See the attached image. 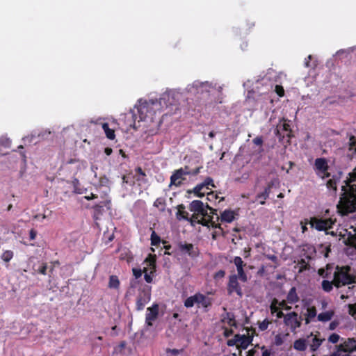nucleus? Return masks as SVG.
<instances>
[{
	"label": "nucleus",
	"instance_id": "1",
	"mask_svg": "<svg viewBox=\"0 0 356 356\" xmlns=\"http://www.w3.org/2000/svg\"><path fill=\"white\" fill-rule=\"evenodd\" d=\"M188 209L193 213L190 218V223L192 226L200 224L218 229L213 234V238H216V234L225 236L229 232L226 229L227 226L221 227L220 224L213 220V215L216 214L217 210L211 208L209 204H207L204 207L202 201L193 200L190 203Z\"/></svg>",
	"mask_w": 356,
	"mask_h": 356
},
{
	"label": "nucleus",
	"instance_id": "2",
	"mask_svg": "<svg viewBox=\"0 0 356 356\" xmlns=\"http://www.w3.org/2000/svg\"><path fill=\"white\" fill-rule=\"evenodd\" d=\"M344 183L343 193L337 204L338 211L342 216L356 211V166L348 174Z\"/></svg>",
	"mask_w": 356,
	"mask_h": 356
},
{
	"label": "nucleus",
	"instance_id": "3",
	"mask_svg": "<svg viewBox=\"0 0 356 356\" xmlns=\"http://www.w3.org/2000/svg\"><path fill=\"white\" fill-rule=\"evenodd\" d=\"M351 268L349 266L336 267L334 273V285L337 288L351 284H356V275L350 274Z\"/></svg>",
	"mask_w": 356,
	"mask_h": 356
},
{
	"label": "nucleus",
	"instance_id": "4",
	"mask_svg": "<svg viewBox=\"0 0 356 356\" xmlns=\"http://www.w3.org/2000/svg\"><path fill=\"white\" fill-rule=\"evenodd\" d=\"M184 305L186 308L193 307L196 305L198 308L202 307L207 311L208 308L212 305V299L206 295L198 292L195 293L193 296L187 298L184 300Z\"/></svg>",
	"mask_w": 356,
	"mask_h": 356
},
{
	"label": "nucleus",
	"instance_id": "5",
	"mask_svg": "<svg viewBox=\"0 0 356 356\" xmlns=\"http://www.w3.org/2000/svg\"><path fill=\"white\" fill-rule=\"evenodd\" d=\"M151 300V287L149 286H143L140 289L138 295L136 298V308L138 311L144 309L146 304Z\"/></svg>",
	"mask_w": 356,
	"mask_h": 356
},
{
	"label": "nucleus",
	"instance_id": "6",
	"mask_svg": "<svg viewBox=\"0 0 356 356\" xmlns=\"http://www.w3.org/2000/svg\"><path fill=\"white\" fill-rule=\"evenodd\" d=\"M145 262L147 263V267L143 268L144 278L146 282L152 283L153 276L156 272V258L155 256L149 254L145 259Z\"/></svg>",
	"mask_w": 356,
	"mask_h": 356
},
{
	"label": "nucleus",
	"instance_id": "7",
	"mask_svg": "<svg viewBox=\"0 0 356 356\" xmlns=\"http://www.w3.org/2000/svg\"><path fill=\"white\" fill-rule=\"evenodd\" d=\"M301 316H298V314L292 312L285 315L284 323L289 327L291 332H295L296 330L301 326L302 323Z\"/></svg>",
	"mask_w": 356,
	"mask_h": 356
},
{
	"label": "nucleus",
	"instance_id": "8",
	"mask_svg": "<svg viewBox=\"0 0 356 356\" xmlns=\"http://www.w3.org/2000/svg\"><path fill=\"white\" fill-rule=\"evenodd\" d=\"M334 221L332 218L318 219L312 218L310 224L312 227H315L318 231H327L332 227Z\"/></svg>",
	"mask_w": 356,
	"mask_h": 356
},
{
	"label": "nucleus",
	"instance_id": "9",
	"mask_svg": "<svg viewBox=\"0 0 356 356\" xmlns=\"http://www.w3.org/2000/svg\"><path fill=\"white\" fill-rule=\"evenodd\" d=\"M238 277L236 275H232L229 277V282L227 288V293L229 295H232L234 292H236L239 297H242V289L238 282Z\"/></svg>",
	"mask_w": 356,
	"mask_h": 356
},
{
	"label": "nucleus",
	"instance_id": "10",
	"mask_svg": "<svg viewBox=\"0 0 356 356\" xmlns=\"http://www.w3.org/2000/svg\"><path fill=\"white\" fill-rule=\"evenodd\" d=\"M217 221H220V223L221 225L222 223H231L233 222L236 217L238 216L237 211L232 210V209H225L222 212L220 213V216H218L217 213Z\"/></svg>",
	"mask_w": 356,
	"mask_h": 356
},
{
	"label": "nucleus",
	"instance_id": "11",
	"mask_svg": "<svg viewBox=\"0 0 356 356\" xmlns=\"http://www.w3.org/2000/svg\"><path fill=\"white\" fill-rule=\"evenodd\" d=\"M211 87V83L208 81L202 82L197 80L190 86L189 91L196 93L209 92Z\"/></svg>",
	"mask_w": 356,
	"mask_h": 356
},
{
	"label": "nucleus",
	"instance_id": "12",
	"mask_svg": "<svg viewBox=\"0 0 356 356\" xmlns=\"http://www.w3.org/2000/svg\"><path fill=\"white\" fill-rule=\"evenodd\" d=\"M186 172H184L182 169H177L174 171L170 177V186L174 185L175 186H180L183 181L186 179Z\"/></svg>",
	"mask_w": 356,
	"mask_h": 356
},
{
	"label": "nucleus",
	"instance_id": "13",
	"mask_svg": "<svg viewBox=\"0 0 356 356\" xmlns=\"http://www.w3.org/2000/svg\"><path fill=\"white\" fill-rule=\"evenodd\" d=\"M147 310L145 323L148 326H152V321H155L159 315V305L154 304L152 307H148Z\"/></svg>",
	"mask_w": 356,
	"mask_h": 356
},
{
	"label": "nucleus",
	"instance_id": "14",
	"mask_svg": "<svg viewBox=\"0 0 356 356\" xmlns=\"http://www.w3.org/2000/svg\"><path fill=\"white\" fill-rule=\"evenodd\" d=\"M234 263L236 266L238 273L237 277H238V279L243 282H247L248 277L243 270V266H245V264H244L243 261L240 257H235L234 258Z\"/></svg>",
	"mask_w": 356,
	"mask_h": 356
},
{
	"label": "nucleus",
	"instance_id": "15",
	"mask_svg": "<svg viewBox=\"0 0 356 356\" xmlns=\"http://www.w3.org/2000/svg\"><path fill=\"white\" fill-rule=\"evenodd\" d=\"M356 350V339L348 338L338 346V352L353 353Z\"/></svg>",
	"mask_w": 356,
	"mask_h": 356
},
{
	"label": "nucleus",
	"instance_id": "16",
	"mask_svg": "<svg viewBox=\"0 0 356 356\" xmlns=\"http://www.w3.org/2000/svg\"><path fill=\"white\" fill-rule=\"evenodd\" d=\"M179 249L182 252L186 253L192 258L197 257L200 254L198 248L195 247L192 243L180 244Z\"/></svg>",
	"mask_w": 356,
	"mask_h": 356
},
{
	"label": "nucleus",
	"instance_id": "17",
	"mask_svg": "<svg viewBox=\"0 0 356 356\" xmlns=\"http://www.w3.org/2000/svg\"><path fill=\"white\" fill-rule=\"evenodd\" d=\"M111 200H105L99 202V204H95L92 209L94 210L93 213V218L97 220L99 218L100 216H102L104 213V207H106L108 209H110Z\"/></svg>",
	"mask_w": 356,
	"mask_h": 356
},
{
	"label": "nucleus",
	"instance_id": "18",
	"mask_svg": "<svg viewBox=\"0 0 356 356\" xmlns=\"http://www.w3.org/2000/svg\"><path fill=\"white\" fill-rule=\"evenodd\" d=\"M273 185V182L270 181L265 188L264 191L257 195L256 199L257 200H259L260 204L264 205L266 204V200L268 198Z\"/></svg>",
	"mask_w": 356,
	"mask_h": 356
},
{
	"label": "nucleus",
	"instance_id": "19",
	"mask_svg": "<svg viewBox=\"0 0 356 356\" xmlns=\"http://www.w3.org/2000/svg\"><path fill=\"white\" fill-rule=\"evenodd\" d=\"M314 168L317 172H326L329 169L327 161L325 158H317L314 161Z\"/></svg>",
	"mask_w": 356,
	"mask_h": 356
},
{
	"label": "nucleus",
	"instance_id": "20",
	"mask_svg": "<svg viewBox=\"0 0 356 356\" xmlns=\"http://www.w3.org/2000/svg\"><path fill=\"white\" fill-rule=\"evenodd\" d=\"M177 212L176 213L177 218L179 220H186L190 222L189 213L185 211V206L183 204H181L177 206Z\"/></svg>",
	"mask_w": 356,
	"mask_h": 356
},
{
	"label": "nucleus",
	"instance_id": "21",
	"mask_svg": "<svg viewBox=\"0 0 356 356\" xmlns=\"http://www.w3.org/2000/svg\"><path fill=\"white\" fill-rule=\"evenodd\" d=\"M132 273L135 279L131 280L130 287L136 288L137 285L140 283V282L137 280L142 276V274L144 273V272L143 270H141L140 268H134L132 269Z\"/></svg>",
	"mask_w": 356,
	"mask_h": 356
},
{
	"label": "nucleus",
	"instance_id": "22",
	"mask_svg": "<svg viewBox=\"0 0 356 356\" xmlns=\"http://www.w3.org/2000/svg\"><path fill=\"white\" fill-rule=\"evenodd\" d=\"M339 174H341V172H340ZM339 179H340V175H333L332 177L327 181V183H326L327 188L329 189H332L334 192H336L337 191V183L339 181Z\"/></svg>",
	"mask_w": 356,
	"mask_h": 356
},
{
	"label": "nucleus",
	"instance_id": "23",
	"mask_svg": "<svg viewBox=\"0 0 356 356\" xmlns=\"http://www.w3.org/2000/svg\"><path fill=\"white\" fill-rule=\"evenodd\" d=\"M286 301L290 304H294L299 301V297L296 293V287H292L286 296Z\"/></svg>",
	"mask_w": 356,
	"mask_h": 356
},
{
	"label": "nucleus",
	"instance_id": "24",
	"mask_svg": "<svg viewBox=\"0 0 356 356\" xmlns=\"http://www.w3.org/2000/svg\"><path fill=\"white\" fill-rule=\"evenodd\" d=\"M120 282L117 275L109 276L108 287L111 289L118 290L120 289Z\"/></svg>",
	"mask_w": 356,
	"mask_h": 356
},
{
	"label": "nucleus",
	"instance_id": "25",
	"mask_svg": "<svg viewBox=\"0 0 356 356\" xmlns=\"http://www.w3.org/2000/svg\"><path fill=\"white\" fill-rule=\"evenodd\" d=\"M334 315L333 310H329L325 312L320 313L317 316L318 321L321 322H327L330 321Z\"/></svg>",
	"mask_w": 356,
	"mask_h": 356
},
{
	"label": "nucleus",
	"instance_id": "26",
	"mask_svg": "<svg viewBox=\"0 0 356 356\" xmlns=\"http://www.w3.org/2000/svg\"><path fill=\"white\" fill-rule=\"evenodd\" d=\"M317 312L314 306H312L307 308L305 316V324H309L311 320L316 316Z\"/></svg>",
	"mask_w": 356,
	"mask_h": 356
},
{
	"label": "nucleus",
	"instance_id": "27",
	"mask_svg": "<svg viewBox=\"0 0 356 356\" xmlns=\"http://www.w3.org/2000/svg\"><path fill=\"white\" fill-rule=\"evenodd\" d=\"M102 127L103 130L104 131V133H105L107 138H108L109 140L115 139V130L113 128H112V129L110 128L108 124L106 122L102 123Z\"/></svg>",
	"mask_w": 356,
	"mask_h": 356
},
{
	"label": "nucleus",
	"instance_id": "28",
	"mask_svg": "<svg viewBox=\"0 0 356 356\" xmlns=\"http://www.w3.org/2000/svg\"><path fill=\"white\" fill-rule=\"evenodd\" d=\"M223 323H227L231 327H236V322L235 320V316L233 313L226 312L225 316L222 319Z\"/></svg>",
	"mask_w": 356,
	"mask_h": 356
},
{
	"label": "nucleus",
	"instance_id": "29",
	"mask_svg": "<svg viewBox=\"0 0 356 356\" xmlns=\"http://www.w3.org/2000/svg\"><path fill=\"white\" fill-rule=\"evenodd\" d=\"M324 340V339H320L317 335H315L309 343L311 350L312 352L317 350Z\"/></svg>",
	"mask_w": 356,
	"mask_h": 356
},
{
	"label": "nucleus",
	"instance_id": "30",
	"mask_svg": "<svg viewBox=\"0 0 356 356\" xmlns=\"http://www.w3.org/2000/svg\"><path fill=\"white\" fill-rule=\"evenodd\" d=\"M236 337L238 338V342L242 348L245 349L248 345L251 343L252 339L246 335L236 334Z\"/></svg>",
	"mask_w": 356,
	"mask_h": 356
},
{
	"label": "nucleus",
	"instance_id": "31",
	"mask_svg": "<svg viewBox=\"0 0 356 356\" xmlns=\"http://www.w3.org/2000/svg\"><path fill=\"white\" fill-rule=\"evenodd\" d=\"M207 191L202 183L197 184L193 190L194 194L199 197L204 196L208 192Z\"/></svg>",
	"mask_w": 356,
	"mask_h": 356
},
{
	"label": "nucleus",
	"instance_id": "32",
	"mask_svg": "<svg viewBox=\"0 0 356 356\" xmlns=\"http://www.w3.org/2000/svg\"><path fill=\"white\" fill-rule=\"evenodd\" d=\"M293 348L298 351H304L307 348L306 340L299 339L294 341Z\"/></svg>",
	"mask_w": 356,
	"mask_h": 356
},
{
	"label": "nucleus",
	"instance_id": "33",
	"mask_svg": "<svg viewBox=\"0 0 356 356\" xmlns=\"http://www.w3.org/2000/svg\"><path fill=\"white\" fill-rule=\"evenodd\" d=\"M278 127H279V129L277 128V129H276V131H275V134H276V136H279V137H280V136H281L280 133V129H281V128H282V129L283 131H286V132H289V133L287 134V136H288L289 137H290V134H291V128H290V125H289V123H287V122H286V120H284V123H283V124H280V126H278Z\"/></svg>",
	"mask_w": 356,
	"mask_h": 356
},
{
	"label": "nucleus",
	"instance_id": "34",
	"mask_svg": "<svg viewBox=\"0 0 356 356\" xmlns=\"http://www.w3.org/2000/svg\"><path fill=\"white\" fill-rule=\"evenodd\" d=\"M202 168V166H198L195 168V169L191 170L188 166L186 165L184 168H181L180 169H182L184 172H188L186 173V175H197L200 173V169Z\"/></svg>",
	"mask_w": 356,
	"mask_h": 356
},
{
	"label": "nucleus",
	"instance_id": "35",
	"mask_svg": "<svg viewBox=\"0 0 356 356\" xmlns=\"http://www.w3.org/2000/svg\"><path fill=\"white\" fill-rule=\"evenodd\" d=\"M348 150L356 154V136L351 135L348 140Z\"/></svg>",
	"mask_w": 356,
	"mask_h": 356
},
{
	"label": "nucleus",
	"instance_id": "36",
	"mask_svg": "<svg viewBox=\"0 0 356 356\" xmlns=\"http://www.w3.org/2000/svg\"><path fill=\"white\" fill-rule=\"evenodd\" d=\"M154 206L158 208L161 211H164L165 209V201L164 198H157L154 202Z\"/></svg>",
	"mask_w": 356,
	"mask_h": 356
},
{
	"label": "nucleus",
	"instance_id": "37",
	"mask_svg": "<svg viewBox=\"0 0 356 356\" xmlns=\"http://www.w3.org/2000/svg\"><path fill=\"white\" fill-rule=\"evenodd\" d=\"M334 285V280L332 281L323 280L321 286L323 291L330 292L332 290Z\"/></svg>",
	"mask_w": 356,
	"mask_h": 356
},
{
	"label": "nucleus",
	"instance_id": "38",
	"mask_svg": "<svg viewBox=\"0 0 356 356\" xmlns=\"http://www.w3.org/2000/svg\"><path fill=\"white\" fill-rule=\"evenodd\" d=\"M135 171L140 176L138 178H137V181H143L144 183H147V179H146V174H145V172L143 170V169L140 167H137L135 169Z\"/></svg>",
	"mask_w": 356,
	"mask_h": 356
},
{
	"label": "nucleus",
	"instance_id": "39",
	"mask_svg": "<svg viewBox=\"0 0 356 356\" xmlns=\"http://www.w3.org/2000/svg\"><path fill=\"white\" fill-rule=\"evenodd\" d=\"M14 253L12 250H6L3 252L1 258L6 262H9L13 257Z\"/></svg>",
	"mask_w": 356,
	"mask_h": 356
},
{
	"label": "nucleus",
	"instance_id": "40",
	"mask_svg": "<svg viewBox=\"0 0 356 356\" xmlns=\"http://www.w3.org/2000/svg\"><path fill=\"white\" fill-rule=\"evenodd\" d=\"M151 245L157 246L161 243V238L158 236L156 232L153 230L151 234Z\"/></svg>",
	"mask_w": 356,
	"mask_h": 356
},
{
	"label": "nucleus",
	"instance_id": "41",
	"mask_svg": "<svg viewBox=\"0 0 356 356\" xmlns=\"http://www.w3.org/2000/svg\"><path fill=\"white\" fill-rule=\"evenodd\" d=\"M202 184L204 185L206 190H210L211 188L209 186H211L212 188L216 187L213 179L210 177H207Z\"/></svg>",
	"mask_w": 356,
	"mask_h": 356
},
{
	"label": "nucleus",
	"instance_id": "42",
	"mask_svg": "<svg viewBox=\"0 0 356 356\" xmlns=\"http://www.w3.org/2000/svg\"><path fill=\"white\" fill-rule=\"evenodd\" d=\"M298 264L300 266L299 272L301 273L305 270H307L309 267L308 263L305 261V259H301L298 261Z\"/></svg>",
	"mask_w": 356,
	"mask_h": 356
},
{
	"label": "nucleus",
	"instance_id": "43",
	"mask_svg": "<svg viewBox=\"0 0 356 356\" xmlns=\"http://www.w3.org/2000/svg\"><path fill=\"white\" fill-rule=\"evenodd\" d=\"M279 307H280L278 306V300L276 298H274L272 300L271 304L270 305V309L271 313L273 314L276 313L279 310V309H280Z\"/></svg>",
	"mask_w": 356,
	"mask_h": 356
},
{
	"label": "nucleus",
	"instance_id": "44",
	"mask_svg": "<svg viewBox=\"0 0 356 356\" xmlns=\"http://www.w3.org/2000/svg\"><path fill=\"white\" fill-rule=\"evenodd\" d=\"M284 343V336L282 334H277L274 338V344L277 346H280Z\"/></svg>",
	"mask_w": 356,
	"mask_h": 356
},
{
	"label": "nucleus",
	"instance_id": "45",
	"mask_svg": "<svg viewBox=\"0 0 356 356\" xmlns=\"http://www.w3.org/2000/svg\"><path fill=\"white\" fill-rule=\"evenodd\" d=\"M271 322L266 318L262 322L259 323V328L261 331H265L268 329V325Z\"/></svg>",
	"mask_w": 356,
	"mask_h": 356
},
{
	"label": "nucleus",
	"instance_id": "46",
	"mask_svg": "<svg viewBox=\"0 0 356 356\" xmlns=\"http://www.w3.org/2000/svg\"><path fill=\"white\" fill-rule=\"evenodd\" d=\"M11 146V140L9 138H1L0 140V147L9 148Z\"/></svg>",
	"mask_w": 356,
	"mask_h": 356
},
{
	"label": "nucleus",
	"instance_id": "47",
	"mask_svg": "<svg viewBox=\"0 0 356 356\" xmlns=\"http://www.w3.org/2000/svg\"><path fill=\"white\" fill-rule=\"evenodd\" d=\"M47 263H42L40 268L37 270V272L41 275H45L47 274Z\"/></svg>",
	"mask_w": 356,
	"mask_h": 356
},
{
	"label": "nucleus",
	"instance_id": "48",
	"mask_svg": "<svg viewBox=\"0 0 356 356\" xmlns=\"http://www.w3.org/2000/svg\"><path fill=\"white\" fill-rule=\"evenodd\" d=\"M339 339L340 336L338 334L333 333L329 337L328 341L332 343H337L339 341Z\"/></svg>",
	"mask_w": 356,
	"mask_h": 356
},
{
	"label": "nucleus",
	"instance_id": "49",
	"mask_svg": "<svg viewBox=\"0 0 356 356\" xmlns=\"http://www.w3.org/2000/svg\"><path fill=\"white\" fill-rule=\"evenodd\" d=\"M275 91L279 97H283L284 95V88L280 85H276Z\"/></svg>",
	"mask_w": 356,
	"mask_h": 356
},
{
	"label": "nucleus",
	"instance_id": "50",
	"mask_svg": "<svg viewBox=\"0 0 356 356\" xmlns=\"http://www.w3.org/2000/svg\"><path fill=\"white\" fill-rule=\"evenodd\" d=\"M218 198V196L215 194L213 191H210L207 193V199L209 201H214Z\"/></svg>",
	"mask_w": 356,
	"mask_h": 356
},
{
	"label": "nucleus",
	"instance_id": "51",
	"mask_svg": "<svg viewBox=\"0 0 356 356\" xmlns=\"http://www.w3.org/2000/svg\"><path fill=\"white\" fill-rule=\"evenodd\" d=\"M348 313L353 317L356 318V305H348Z\"/></svg>",
	"mask_w": 356,
	"mask_h": 356
},
{
	"label": "nucleus",
	"instance_id": "52",
	"mask_svg": "<svg viewBox=\"0 0 356 356\" xmlns=\"http://www.w3.org/2000/svg\"><path fill=\"white\" fill-rule=\"evenodd\" d=\"M237 343H238V338L236 337V334L234 336L233 339H229L227 341V344L228 346H234L235 345H237Z\"/></svg>",
	"mask_w": 356,
	"mask_h": 356
},
{
	"label": "nucleus",
	"instance_id": "53",
	"mask_svg": "<svg viewBox=\"0 0 356 356\" xmlns=\"http://www.w3.org/2000/svg\"><path fill=\"white\" fill-rule=\"evenodd\" d=\"M225 275V271L223 270H220L214 274L213 278L217 280V279L224 277Z\"/></svg>",
	"mask_w": 356,
	"mask_h": 356
},
{
	"label": "nucleus",
	"instance_id": "54",
	"mask_svg": "<svg viewBox=\"0 0 356 356\" xmlns=\"http://www.w3.org/2000/svg\"><path fill=\"white\" fill-rule=\"evenodd\" d=\"M222 328L224 330L223 335H224L225 337H230L231 335L233 334L234 331H233L232 329H229V328H227L226 327H223Z\"/></svg>",
	"mask_w": 356,
	"mask_h": 356
},
{
	"label": "nucleus",
	"instance_id": "55",
	"mask_svg": "<svg viewBox=\"0 0 356 356\" xmlns=\"http://www.w3.org/2000/svg\"><path fill=\"white\" fill-rule=\"evenodd\" d=\"M278 306L280 307H282V309H284L285 310H290L291 309V306H288L286 305V300H282V301H280V302L278 301Z\"/></svg>",
	"mask_w": 356,
	"mask_h": 356
},
{
	"label": "nucleus",
	"instance_id": "56",
	"mask_svg": "<svg viewBox=\"0 0 356 356\" xmlns=\"http://www.w3.org/2000/svg\"><path fill=\"white\" fill-rule=\"evenodd\" d=\"M263 138L261 136H257L256 138H254L253 140H252V143L256 145H259V146H261L263 145Z\"/></svg>",
	"mask_w": 356,
	"mask_h": 356
},
{
	"label": "nucleus",
	"instance_id": "57",
	"mask_svg": "<svg viewBox=\"0 0 356 356\" xmlns=\"http://www.w3.org/2000/svg\"><path fill=\"white\" fill-rule=\"evenodd\" d=\"M317 175L320 177L321 179H324L325 178H328L330 177V173L328 172V170L326 172H317Z\"/></svg>",
	"mask_w": 356,
	"mask_h": 356
},
{
	"label": "nucleus",
	"instance_id": "58",
	"mask_svg": "<svg viewBox=\"0 0 356 356\" xmlns=\"http://www.w3.org/2000/svg\"><path fill=\"white\" fill-rule=\"evenodd\" d=\"M339 323L338 321H333L330 323L329 329L330 330H334L339 325Z\"/></svg>",
	"mask_w": 356,
	"mask_h": 356
},
{
	"label": "nucleus",
	"instance_id": "59",
	"mask_svg": "<svg viewBox=\"0 0 356 356\" xmlns=\"http://www.w3.org/2000/svg\"><path fill=\"white\" fill-rule=\"evenodd\" d=\"M37 236V232L33 229H31L29 232V238H30V240H34L35 238Z\"/></svg>",
	"mask_w": 356,
	"mask_h": 356
},
{
	"label": "nucleus",
	"instance_id": "60",
	"mask_svg": "<svg viewBox=\"0 0 356 356\" xmlns=\"http://www.w3.org/2000/svg\"><path fill=\"white\" fill-rule=\"evenodd\" d=\"M350 243L356 248V234L349 238Z\"/></svg>",
	"mask_w": 356,
	"mask_h": 356
},
{
	"label": "nucleus",
	"instance_id": "61",
	"mask_svg": "<svg viewBox=\"0 0 356 356\" xmlns=\"http://www.w3.org/2000/svg\"><path fill=\"white\" fill-rule=\"evenodd\" d=\"M84 198L87 200H91L97 198V195L91 193L90 195L85 196Z\"/></svg>",
	"mask_w": 356,
	"mask_h": 356
},
{
	"label": "nucleus",
	"instance_id": "62",
	"mask_svg": "<svg viewBox=\"0 0 356 356\" xmlns=\"http://www.w3.org/2000/svg\"><path fill=\"white\" fill-rule=\"evenodd\" d=\"M113 152V149L111 147H106L104 149V153L107 155V156H110Z\"/></svg>",
	"mask_w": 356,
	"mask_h": 356
},
{
	"label": "nucleus",
	"instance_id": "63",
	"mask_svg": "<svg viewBox=\"0 0 356 356\" xmlns=\"http://www.w3.org/2000/svg\"><path fill=\"white\" fill-rule=\"evenodd\" d=\"M276 313H277L276 316L278 318H284L285 315L284 314V313L282 311L278 310Z\"/></svg>",
	"mask_w": 356,
	"mask_h": 356
},
{
	"label": "nucleus",
	"instance_id": "64",
	"mask_svg": "<svg viewBox=\"0 0 356 356\" xmlns=\"http://www.w3.org/2000/svg\"><path fill=\"white\" fill-rule=\"evenodd\" d=\"M270 351L269 350H264V351H263L262 353V356H270Z\"/></svg>",
	"mask_w": 356,
	"mask_h": 356
}]
</instances>
